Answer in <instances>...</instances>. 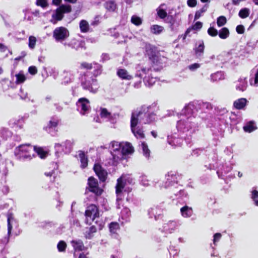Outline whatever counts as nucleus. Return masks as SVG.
Returning <instances> with one entry per match:
<instances>
[{"instance_id": "nucleus-1", "label": "nucleus", "mask_w": 258, "mask_h": 258, "mask_svg": "<svg viewBox=\"0 0 258 258\" xmlns=\"http://www.w3.org/2000/svg\"><path fill=\"white\" fill-rule=\"evenodd\" d=\"M177 121L176 128L178 132L185 134V140L187 143L190 142L191 136L198 130L199 125V118L196 116H181Z\"/></svg>"}, {"instance_id": "nucleus-2", "label": "nucleus", "mask_w": 258, "mask_h": 258, "mask_svg": "<svg viewBox=\"0 0 258 258\" xmlns=\"http://www.w3.org/2000/svg\"><path fill=\"white\" fill-rule=\"evenodd\" d=\"M156 105H143L134 111L131 119L136 120L140 124H149L156 120V115L154 113Z\"/></svg>"}, {"instance_id": "nucleus-3", "label": "nucleus", "mask_w": 258, "mask_h": 258, "mask_svg": "<svg viewBox=\"0 0 258 258\" xmlns=\"http://www.w3.org/2000/svg\"><path fill=\"white\" fill-rule=\"evenodd\" d=\"M136 77L143 78V81L147 86H152L156 81V78L153 76L152 66L149 62H144L138 64L136 67Z\"/></svg>"}, {"instance_id": "nucleus-4", "label": "nucleus", "mask_w": 258, "mask_h": 258, "mask_svg": "<svg viewBox=\"0 0 258 258\" xmlns=\"http://www.w3.org/2000/svg\"><path fill=\"white\" fill-rule=\"evenodd\" d=\"M33 147L29 144L21 145L16 148L15 155L20 160H30L35 157V148Z\"/></svg>"}, {"instance_id": "nucleus-5", "label": "nucleus", "mask_w": 258, "mask_h": 258, "mask_svg": "<svg viewBox=\"0 0 258 258\" xmlns=\"http://www.w3.org/2000/svg\"><path fill=\"white\" fill-rule=\"evenodd\" d=\"M52 35L56 42L63 44L69 37L70 33L66 27H58L53 30Z\"/></svg>"}, {"instance_id": "nucleus-6", "label": "nucleus", "mask_w": 258, "mask_h": 258, "mask_svg": "<svg viewBox=\"0 0 258 258\" xmlns=\"http://www.w3.org/2000/svg\"><path fill=\"white\" fill-rule=\"evenodd\" d=\"M122 143L112 141L110 143L109 148L112 156L114 163H117L122 159V152H121Z\"/></svg>"}, {"instance_id": "nucleus-7", "label": "nucleus", "mask_w": 258, "mask_h": 258, "mask_svg": "<svg viewBox=\"0 0 258 258\" xmlns=\"http://www.w3.org/2000/svg\"><path fill=\"white\" fill-rule=\"evenodd\" d=\"M72 10L70 5H62L58 8L52 15L51 22L55 24L57 21H60L63 17L64 13H70Z\"/></svg>"}, {"instance_id": "nucleus-8", "label": "nucleus", "mask_w": 258, "mask_h": 258, "mask_svg": "<svg viewBox=\"0 0 258 258\" xmlns=\"http://www.w3.org/2000/svg\"><path fill=\"white\" fill-rule=\"evenodd\" d=\"M81 84L84 89L88 90L93 93H96L98 89L96 79L88 77L86 75L82 78Z\"/></svg>"}, {"instance_id": "nucleus-9", "label": "nucleus", "mask_w": 258, "mask_h": 258, "mask_svg": "<svg viewBox=\"0 0 258 258\" xmlns=\"http://www.w3.org/2000/svg\"><path fill=\"white\" fill-rule=\"evenodd\" d=\"M99 112L101 118L105 119L112 124H115L117 122L119 116V113H112L107 109L103 107H100Z\"/></svg>"}, {"instance_id": "nucleus-10", "label": "nucleus", "mask_w": 258, "mask_h": 258, "mask_svg": "<svg viewBox=\"0 0 258 258\" xmlns=\"http://www.w3.org/2000/svg\"><path fill=\"white\" fill-rule=\"evenodd\" d=\"M145 55L154 63H160V56L158 55L156 47L150 44H146L145 46Z\"/></svg>"}, {"instance_id": "nucleus-11", "label": "nucleus", "mask_w": 258, "mask_h": 258, "mask_svg": "<svg viewBox=\"0 0 258 258\" xmlns=\"http://www.w3.org/2000/svg\"><path fill=\"white\" fill-rule=\"evenodd\" d=\"M198 105L196 101L189 103L181 110L180 116H186L187 117L196 116V113L199 111Z\"/></svg>"}, {"instance_id": "nucleus-12", "label": "nucleus", "mask_w": 258, "mask_h": 258, "mask_svg": "<svg viewBox=\"0 0 258 258\" xmlns=\"http://www.w3.org/2000/svg\"><path fill=\"white\" fill-rule=\"evenodd\" d=\"M86 223L90 224L96 218L99 216L98 208L94 205H91L87 207L85 211Z\"/></svg>"}, {"instance_id": "nucleus-13", "label": "nucleus", "mask_w": 258, "mask_h": 258, "mask_svg": "<svg viewBox=\"0 0 258 258\" xmlns=\"http://www.w3.org/2000/svg\"><path fill=\"white\" fill-rule=\"evenodd\" d=\"M76 105L77 110L82 115H85L88 113L90 110L89 101L86 98H80L77 101Z\"/></svg>"}, {"instance_id": "nucleus-14", "label": "nucleus", "mask_w": 258, "mask_h": 258, "mask_svg": "<svg viewBox=\"0 0 258 258\" xmlns=\"http://www.w3.org/2000/svg\"><path fill=\"white\" fill-rule=\"evenodd\" d=\"M138 124L140 123L136 120L131 119V128L132 133L137 139H143L145 137V135L142 129L138 125Z\"/></svg>"}, {"instance_id": "nucleus-15", "label": "nucleus", "mask_w": 258, "mask_h": 258, "mask_svg": "<svg viewBox=\"0 0 258 258\" xmlns=\"http://www.w3.org/2000/svg\"><path fill=\"white\" fill-rule=\"evenodd\" d=\"M81 67L87 70H93V74L95 76L100 75L102 72L101 66L96 62L91 63L83 62L81 64Z\"/></svg>"}, {"instance_id": "nucleus-16", "label": "nucleus", "mask_w": 258, "mask_h": 258, "mask_svg": "<svg viewBox=\"0 0 258 258\" xmlns=\"http://www.w3.org/2000/svg\"><path fill=\"white\" fill-rule=\"evenodd\" d=\"M177 227L178 224L176 221L170 220L163 225L161 231L166 234H171L174 232Z\"/></svg>"}, {"instance_id": "nucleus-17", "label": "nucleus", "mask_w": 258, "mask_h": 258, "mask_svg": "<svg viewBox=\"0 0 258 258\" xmlns=\"http://www.w3.org/2000/svg\"><path fill=\"white\" fill-rule=\"evenodd\" d=\"M74 144V142L73 140H67L63 143V145L55 144V148L57 151H60V148H61V150L65 153H69L72 150Z\"/></svg>"}, {"instance_id": "nucleus-18", "label": "nucleus", "mask_w": 258, "mask_h": 258, "mask_svg": "<svg viewBox=\"0 0 258 258\" xmlns=\"http://www.w3.org/2000/svg\"><path fill=\"white\" fill-rule=\"evenodd\" d=\"M58 123V119L55 117H52L49 121L47 126L45 127V130L51 136H54L56 133L55 130Z\"/></svg>"}, {"instance_id": "nucleus-19", "label": "nucleus", "mask_w": 258, "mask_h": 258, "mask_svg": "<svg viewBox=\"0 0 258 258\" xmlns=\"http://www.w3.org/2000/svg\"><path fill=\"white\" fill-rule=\"evenodd\" d=\"M125 187V179L122 177L119 178L117 180V184L116 185V201L118 202L119 201L122 199V192Z\"/></svg>"}, {"instance_id": "nucleus-20", "label": "nucleus", "mask_w": 258, "mask_h": 258, "mask_svg": "<svg viewBox=\"0 0 258 258\" xmlns=\"http://www.w3.org/2000/svg\"><path fill=\"white\" fill-rule=\"evenodd\" d=\"M88 185L90 190L96 195H100L102 192V190L98 187V183L97 179L93 177L88 178Z\"/></svg>"}, {"instance_id": "nucleus-21", "label": "nucleus", "mask_w": 258, "mask_h": 258, "mask_svg": "<svg viewBox=\"0 0 258 258\" xmlns=\"http://www.w3.org/2000/svg\"><path fill=\"white\" fill-rule=\"evenodd\" d=\"M150 218H154L155 220H158L162 217V210L157 206L150 208L148 211Z\"/></svg>"}, {"instance_id": "nucleus-22", "label": "nucleus", "mask_w": 258, "mask_h": 258, "mask_svg": "<svg viewBox=\"0 0 258 258\" xmlns=\"http://www.w3.org/2000/svg\"><path fill=\"white\" fill-rule=\"evenodd\" d=\"M94 170L99 179L101 181H104L107 176V173L99 164H95L94 166Z\"/></svg>"}, {"instance_id": "nucleus-23", "label": "nucleus", "mask_w": 258, "mask_h": 258, "mask_svg": "<svg viewBox=\"0 0 258 258\" xmlns=\"http://www.w3.org/2000/svg\"><path fill=\"white\" fill-rule=\"evenodd\" d=\"M83 44V42L79 41L76 39H72L68 42L66 41L63 43L64 47H70L76 50H78L80 47H82Z\"/></svg>"}, {"instance_id": "nucleus-24", "label": "nucleus", "mask_w": 258, "mask_h": 258, "mask_svg": "<svg viewBox=\"0 0 258 258\" xmlns=\"http://www.w3.org/2000/svg\"><path fill=\"white\" fill-rule=\"evenodd\" d=\"M134 151V147L131 143L128 142L122 143L121 152H122V159L124 158V156L132 154Z\"/></svg>"}, {"instance_id": "nucleus-25", "label": "nucleus", "mask_w": 258, "mask_h": 258, "mask_svg": "<svg viewBox=\"0 0 258 258\" xmlns=\"http://www.w3.org/2000/svg\"><path fill=\"white\" fill-rule=\"evenodd\" d=\"M236 90L243 92L247 87V83L246 78H239L237 81L234 82Z\"/></svg>"}, {"instance_id": "nucleus-26", "label": "nucleus", "mask_w": 258, "mask_h": 258, "mask_svg": "<svg viewBox=\"0 0 258 258\" xmlns=\"http://www.w3.org/2000/svg\"><path fill=\"white\" fill-rule=\"evenodd\" d=\"M63 79L62 83L66 85L72 82L74 80L75 76L71 70H65L63 72Z\"/></svg>"}, {"instance_id": "nucleus-27", "label": "nucleus", "mask_w": 258, "mask_h": 258, "mask_svg": "<svg viewBox=\"0 0 258 258\" xmlns=\"http://www.w3.org/2000/svg\"><path fill=\"white\" fill-rule=\"evenodd\" d=\"M231 170V167L226 165L224 166L223 164H220L218 167H217V173L218 177L220 178H223L224 175L227 174Z\"/></svg>"}, {"instance_id": "nucleus-28", "label": "nucleus", "mask_w": 258, "mask_h": 258, "mask_svg": "<svg viewBox=\"0 0 258 258\" xmlns=\"http://www.w3.org/2000/svg\"><path fill=\"white\" fill-rule=\"evenodd\" d=\"M247 103L246 99L241 98L234 101L233 106L237 109H244Z\"/></svg>"}, {"instance_id": "nucleus-29", "label": "nucleus", "mask_w": 258, "mask_h": 258, "mask_svg": "<svg viewBox=\"0 0 258 258\" xmlns=\"http://www.w3.org/2000/svg\"><path fill=\"white\" fill-rule=\"evenodd\" d=\"M249 82L251 85H256L258 82V68L255 67L251 70L250 72Z\"/></svg>"}, {"instance_id": "nucleus-30", "label": "nucleus", "mask_w": 258, "mask_h": 258, "mask_svg": "<svg viewBox=\"0 0 258 258\" xmlns=\"http://www.w3.org/2000/svg\"><path fill=\"white\" fill-rule=\"evenodd\" d=\"M176 183V175L172 173H168L166 175V181L164 185V188H167L170 185L172 186Z\"/></svg>"}, {"instance_id": "nucleus-31", "label": "nucleus", "mask_w": 258, "mask_h": 258, "mask_svg": "<svg viewBox=\"0 0 258 258\" xmlns=\"http://www.w3.org/2000/svg\"><path fill=\"white\" fill-rule=\"evenodd\" d=\"M117 76L122 80H131L133 76L124 69H119L117 71Z\"/></svg>"}, {"instance_id": "nucleus-32", "label": "nucleus", "mask_w": 258, "mask_h": 258, "mask_svg": "<svg viewBox=\"0 0 258 258\" xmlns=\"http://www.w3.org/2000/svg\"><path fill=\"white\" fill-rule=\"evenodd\" d=\"M181 216L184 218H189L193 215V210L192 208L187 206H184L180 210Z\"/></svg>"}, {"instance_id": "nucleus-33", "label": "nucleus", "mask_w": 258, "mask_h": 258, "mask_svg": "<svg viewBox=\"0 0 258 258\" xmlns=\"http://www.w3.org/2000/svg\"><path fill=\"white\" fill-rule=\"evenodd\" d=\"M71 243L75 251H82L85 248L84 243L80 239L73 240Z\"/></svg>"}, {"instance_id": "nucleus-34", "label": "nucleus", "mask_w": 258, "mask_h": 258, "mask_svg": "<svg viewBox=\"0 0 258 258\" xmlns=\"http://www.w3.org/2000/svg\"><path fill=\"white\" fill-rule=\"evenodd\" d=\"M167 141L171 146L176 147L181 145L182 140L171 136H168Z\"/></svg>"}, {"instance_id": "nucleus-35", "label": "nucleus", "mask_w": 258, "mask_h": 258, "mask_svg": "<svg viewBox=\"0 0 258 258\" xmlns=\"http://www.w3.org/2000/svg\"><path fill=\"white\" fill-rule=\"evenodd\" d=\"M257 128L255 122L253 121L247 122L243 127L245 132L251 133Z\"/></svg>"}, {"instance_id": "nucleus-36", "label": "nucleus", "mask_w": 258, "mask_h": 258, "mask_svg": "<svg viewBox=\"0 0 258 258\" xmlns=\"http://www.w3.org/2000/svg\"><path fill=\"white\" fill-rule=\"evenodd\" d=\"M166 5L165 4H162L156 9L158 16L162 19L165 18L167 16V13L166 11V10L164 9V7Z\"/></svg>"}, {"instance_id": "nucleus-37", "label": "nucleus", "mask_w": 258, "mask_h": 258, "mask_svg": "<svg viewBox=\"0 0 258 258\" xmlns=\"http://www.w3.org/2000/svg\"><path fill=\"white\" fill-rule=\"evenodd\" d=\"M7 222H8V234L9 236H11L12 230L13 229V225L15 222V219L11 214H9L7 216Z\"/></svg>"}, {"instance_id": "nucleus-38", "label": "nucleus", "mask_w": 258, "mask_h": 258, "mask_svg": "<svg viewBox=\"0 0 258 258\" xmlns=\"http://www.w3.org/2000/svg\"><path fill=\"white\" fill-rule=\"evenodd\" d=\"M205 45L203 41H201L197 47L195 48V54L197 57L202 56L204 53Z\"/></svg>"}, {"instance_id": "nucleus-39", "label": "nucleus", "mask_w": 258, "mask_h": 258, "mask_svg": "<svg viewBox=\"0 0 258 258\" xmlns=\"http://www.w3.org/2000/svg\"><path fill=\"white\" fill-rule=\"evenodd\" d=\"M198 105V110H204L205 109L210 110L212 108V106L211 103L209 102H204L201 101H196Z\"/></svg>"}, {"instance_id": "nucleus-40", "label": "nucleus", "mask_w": 258, "mask_h": 258, "mask_svg": "<svg viewBox=\"0 0 258 258\" xmlns=\"http://www.w3.org/2000/svg\"><path fill=\"white\" fill-rule=\"evenodd\" d=\"M79 157L80 159L81 168L83 169L86 168L88 165V158L85 153L82 151H79Z\"/></svg>"}, {"instance_id": "nucleus-41", "label": "nucleus", "mask_w": 258, "mask_h": 258, "mask_svg": "<svg viewBox=\"0 0 258 258\" xmlns=\"http://www.w3.org/2000/svg\"><path fill=\"white\" fill-rule=\"evenodd\" d=\"M141 149L142 151L143 155L148 160L149 159L150 156V151L149 149L147 144L145 142H142L141 144Z\"/></svg>"}, {"instance_id": "nucleus-42", "label": "nucleus", "mask_w": 258, "mask_h": 258, "mask_svg": "<svg viewBox=\"0 0 258 258\" xmlns=\"http://www.w3.org/2000/svg\"><path fill=\"white\" fill-rule=\"evenodd\" d=\"M224 79V75L222 72H217L211 75V80L212 81H218Z\"/></svg>"}, {"instance_id": "nucleus-43", "label": "nucleus", "mask_w": 258, "mask_h": 258, "mask_svg": "<svg viewBox=\"0 0 258 258\" xmlns=\"http://www.w3.org/2000/svg\"><path fill=\"white\" fill-rule=\"evenodd\" d=\"M97 231L96 228L92 226L88 229L85 232V237L86 239H91L93 236V234Z\"/></svg>"}, {"instance_id": "nucleus-44", "label": "nucleus", "mask_w": 258, "mask_h": 258, "mask_svg": "<svg viewBox=\"0 0 258 258\" xmlns=\"http://www.w3.org/2000/svg\"><path fill=\"white\" fill-rule=\"evenodd\" d=\"M174 195L177 198L184 199L187 197V194L184 190L181 189H173L172 190Z\"/></svg>"}, {"instance_id": "nucleus-45", "label": "nucleus", "mask_w": 258, "mask_h": 258, "mask_svg": "<svg viewBox=\"0 0 258 258\" xmlns=\"http://www.w3.org/2000/svg\"><path fill=\"white\" fill-rule=\"evenodd\" d=\"M163 30L164 28L162 26L158 25H153L150 27L151 32L156 35L160 34Z\"/></svg>"}, {"instance_id": "nucleus-46", "label": "nucleus", "mask_w": 258, "mask_h": 258, "mask_svg": "<svg viewBox=\"0 0 258 258\" xmlns=\"http://www.w3.org/2000/svg\"><path fill=\"white\" fill-rule=\"evenodd\" d=\"M251 199L254 202L255 206H258V191L257 190L256 187L252 188L251 191Z\"/></svg>"}, {"instance_id": "nucleus-47", "label": "nucleus", "mask_w": 258, "mask_h": 258, "mask_svg": "<svg viewBox=\"0 0 258 258\" xmlns=\"http://www.w3.org/2000/svg\"><path fill=\"white\" fill-rule=\"evenodd\" d=\"M229 31L228 28L224 27L222 28L219 32L218 35L220 38L225 39L229 36Z\"/></svg>"}, {"instance_id": "nucleus-48", "label": "nucleus", "mask_w": 258, "mask_h": 258, "mask_svg": "<svg viewBox=\"0 0 258 258\" xmlns=\"http://www.w3.org/2000/svg\"><path fill=\"white\" fill-rule=\"evenodd\" d=\"M80 28L82 32H87L89 31V25L86 21L82 20L80 22Z\"/></svg>"}, {"instance_id": "nucleus-49", "label": "nucleus", "mask_w": 258, "mask_h": 258, "mask_svg": "<svg viewBox=\"0 0 258 258\" xmlns=\"http://www.w3.org/2000/svg\"><path fill=\"white\" fill-rule=\"evenodd\" d=\"M105 7L108 11L113 12L116 9V5L113 1H110L105 3Z\"/></svg>"}, {"instance_id": "nucleus-50", "label": "nucleus", "mask_w": 258, "mask_h": 258, "mask_svg": "<svg viewBox=\"0 0 258 258\" xmlns=\"http://www.w3.org/2000/svg\"><path fill=\"white\" fill-rule=\"evenodd\" d=\"M35 149V154L36 153L41 158H44L46 156L47 153L42 148L33 147Z\"/></svg>"}, {"instance_id": "nucleus-51", "label": "nucleus", "mask_w": 258, "mask_h": 258, "mask_svg": "<svg viewBox=\"0 0 258 258\" xmlns=\"http://www.w3.org/2000/svg\"><path fill=\"white\" fill-rule=\"evenodd\" d=\"M130 215V210L127 208H124L121 212L122 218L126 221L128 220Z\"/></svg>"}, {"instance_id": "nucleus-52", "label": "nucleus", "mask_w": 258, "mask_h": 258, "mask_svg": "<svg viewBox=\"0 0 258 258\" xmlns=\"http://www.w3.org/2000/svg\"><path fill=\"white\" fill-rule=\"evenodd\" d=\"M15 76L16 78V83L17 84L23 83L26 79V77L22 72H20L19 73L16 74Z\"/></svg>"}, {"instance_id": "nucleus-53", "label": "nucleus", "mask_w": 258, "mask_h": 258, "mask_svg": "<svg viewBox=\"0 0 258 258\" xmlns=\"http://www.w3.org/2000/svg\"><path fill=\"white\" fill-rule=\"evenodd\" d=\"M131 22L136 26H140L142 23V20L140 17L134 15L131 18Z\"/></svg>"}, {"instance_id": "nucleus-54", "label": "nucleus", "mask_w": 258, "mask_h": 258, "mask_svg": "<svg viewBox=\"0 0 258 258\" xmlns=\"http://www.w3.org/2000/svg\"><path fill=\"white\" fill-rule=\"evenodd\" d=\"M207 8L208 6L207 5H205L202 9L197 11L195 16V20L199 19L202 14L207 11Z\"/></svg>"}, {"instance_id": "nucleus-55", "label": "nucleus", "mask_w": 258, "mask_h": 258, "mask_svg": "<svg viewBox=\"0 0 258 258\" xmlns=\"http://www.w3.org/2000/svg\"><path fill=\"white\" fill-rule=\"evenodd\" d=\"M119 229V224L117 222H111L109 224V229L111 233H115Z\"/></svg>"}, {"instance_id": "nucleus-56", "label": "nucleus", "mask_w": 258, "mask_h": 258, "mask_svg": "<svg viewBox=\"0 0 258 258\" xmlns=\"http://www.w3.org/2000/svg\"><path fill=\"white\" fill-rule=\"evenodd\" d=\"M24 13V19L27 21H32L33 20V17H32V14H31V12L29 9H25L23 11Z\"/></svg>"}, {"instance_id": "nucleus-57", "label": "nucleus", "mask_w": 258, "mask_h": 258, "mask_svg": "<svg viewBox=\"0 0 258 258\" xmlns=\"http://www.w3.org/2000/svg\"><path fill=\"white\" fill-rule=\"evenodd\" d=\"M249 15V10L247 8L241 9L239 12V16L241 18H245Z\"/></svg>"}, {"instance_id": "nucleus-58", "label": "nucleus", "mask_w": 258, "mask_h": 258, "mask_svg": "<svg viewBox=\"0 0 258 258\" xmlns=\"http://www.w3.org/2000/svg\"><path fill=\"white\" fill-rule=\"evenodd\" d=\"M227 22L226 19L224 16H220L218 18L217 23L219 27L224 25Z\"/></svg>"}, {"instance_id": "nucleus-59", "label": "nucleus", "mask_w": 258, "mask_h": 258, "mask_svg": "<svg viewBox=\"0 0 258 258\" xmlns=\"http://www.w3.org/2000/svg\"><path fill=\"white\" fill-rule=\"evenodd\" d=\"M57 247L59 251H64L67 247V244L64 241H60L57 244Z\"/></svg>"}, {"instance_id": "nucleus-60", "label": "nucleus", "mask_w": 258, "mask_h": 258, "mask_svg": "<svg viewBox=\"0 0 258 258\" xmlns=\"http://www.w3.org/2000/svg\"><path fill=\"white\" fill-rule=\"evenodd\" d=\"M36 42V39L34 36H31L29 38V47L31 49L35 47Z\"/></svg>"}, {"instance_id": "nucleus-61", "label": "nucleus", "mask_w": 258, "mask_h": 258, "mask_svg": "<svg viewBox=\"0 0 258 258\" xmlns=\"http://www.w3.org/2000/svg\"><path fill=\"white\" fill-rule=\"evenodd\" d=\"M36 4L38 6H40L43 8H45L48 6L47 0H36Z\"/></svg>"}, {"instance_id": "nucleus-62", "label": "nucleus", "mask_w": 258, "mask_h": 258, "mask_svg": "<svg viewBox=\"0 0 258 258\" xmlns=\"http://www.w3.org/2000/svg\"><path fill=\"white\" fill-rule=\"evenodd\" d=\"M140 182L143 185L145 186L149 185V181L147 177L145 176H142L140 177Z\"/></svg>"}, {"instance_id": "nucleus-63", "label": "nucleus", "mask_w": 258, "mask_h": 258, "mask_svg": "<svg viewBox=\"0 0 258 258\" xmlns=\"http://www.w3.org/2000/svg\"><path fill=\"white\" fill-rule=\"evenodd\" d=\"M208 34L211 36H216L218 35V31L213 27H210L208 30Z\"/></svg>"}, {"instance_id": "nucleus-64", "label": "nucleus", "mask_w": 258, "mask_h": 258, "mask_svg": "<svg viewBox=\"0 0 258 258\" xmlns=\"http://www.w3.org/2000/svg\"><path fill=\"white\" fill-rule=\"evenodd\" d=\"M222 237V235L220 233H216L214 235L213 238V244L215 245H217V242H218Z\"/></svg>"}]
</instances>
